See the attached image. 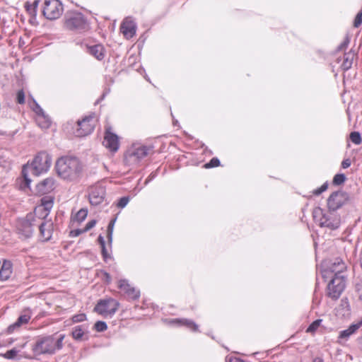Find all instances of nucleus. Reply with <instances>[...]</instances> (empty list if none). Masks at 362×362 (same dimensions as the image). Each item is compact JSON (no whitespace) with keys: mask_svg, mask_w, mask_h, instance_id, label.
Segmentation results:
<instances>
[{"mask_svg":"<svg viewBox=\"0 0 362 362\" xmlns=\"http://www.w3.org/2000/svg\"><path fill=\"white\" fill-rule=\"evenodd\" d=\"M56 171L64 180H74L78 178L83 169L81 161L75 156H62L55 164Z\"/></svg>","mask_w":362,"mask_h":362,"instance_id":"1","label":"nucleus"},{"mask_svg":"<svg viewBox=\"0 0 362 362\" xmlns=\"http://www.w3.org/2000/svg\"><path fill=\"white\" fill-rule=\"evenodd\" d=\"M52 164L51 156L45 151L40 152L35 156L30 164L28 163L23 165L22 169V175L25 182V185L29 187L31 182L28 177V172H31L35 175H40L46 173Z\"/></svg>","mask_w":362,"mask_h":362,"instance_id":"2","label":"nucleus"},{"mask_svg":"<svg viewBox=\"0 0 362 362\" xmlns=\"http://www.w3.org/2000/svg\"><path fill=\"white\" fill-rule=\"evenodd\" d=\"M64 338V335L57 339L54 336L39 337L33 346V351L35 355L53 354L62 348Z\"/></svg>","mask_w":362,"mask_h":362,"instance_id":"3","label":"nucleus"},{"mask_svg":"<svg viewBox=\"0 0 362 362\" xmlns=\"http://www.w3.org/2000/svg\"><path fill=\"white\" fill-rule=\"evenodd\" d=\"M334 212L329 210L328 212L325 213L321 208L317 207L313 212V218L320 227L335 230L340 226L341 218Z\"/></svg>","mask_w":362,"mask_h":362,"instance_id":"4","label":"nucleus"},{"mask_svg":"<svg viewBox=\"0 0 362 362\" xmlns=\"http://www.w3.org/2000/svg\"><path fill=\"white\" fill-rule=\"evenodd\" d=\"M152 151V148L150 146L136 144H132L124 155V160L129 165H135Z\"/></svg>","mask_w":362,"mask_h":362,"instance_id":"5","label":"nucleus"},{"mask_svg":"<svg viewBox=\"0 0 362 362\" xmlns=\"http://www.w3.org/2000/svg\"><path fill=\"white\" fill-rule=\"evenodd\" d=\"M65 26L71 30L85 32L88 30L90 25L81 13L70 12L65 15Z\"/></svg>","mask_w":362,"mask_h":362,"instance_id":"6","label":"nucleus"},{"mask_svg":"<svg viewBox=\"0 0 362 362\" xmlns=\"http://www.w3.org/2000/svg\"><path fill=\"white\" fill-rule=\"evenodd\" d=\"M37 217L34 213H28L25 218L17 221L16 228L20 235L25 238L32 237L37 228Z\"/></svg>","mask_w":362,"mask_h":362,"instance_id":"7","label":"nucleus"},{"mask_svg":"<svg viewBox=\"0 0 362 362\" xmlns=\"http://www.w3.org/2000/svg\"><path fill=\"white\" fill-rule=\"evenodd\" d=\"M97 118L95 113L85 116L77 122L76 127L74 128L73 134L78 137H83L90 134L95 127Z\"/></svg>","mask_w":362,"mask_h":362,"instance_id":"8","label":"nucleus"},{"mask_svg":"<svg viewBox=\"0 0 362 362\" xmlns=\"http://www.w3.org/2000/svg\"><path fill=\"white\" fill-rule=\"evenodd\" d=\"M346 269L345 262L341 258H336L329 262L327 267L322 271L324 279L332 277L345 278L343 274Z\"/></svg>","mask_w":362,"mask_h":362,"instance_id":"9","label":"nucleus"},{"mask_svg":"<svg viewBox=\"0 0 362 362\" xmlns=\"http://www.w3.org/2000/svg\"><path fill=\"white\" fill-rule=\"evenodd\" d=\"M64 11L63 5L59 0H45L42 13L49 20L59 18Z\"/></svg>","mask_w":362,"mask_h":362,"instance_id":"10","label":"nucleus"},{"mask_svg":"<svg viewBox=\"0 0 362 362\" xmlns=\"http://www.w3.org/2000/svg\"><path fill=\"white\" fill-rule=\"evenodd\" d=\"M112 231L113 218L110 219L108 223L107 234V242L105 241V238L102 235H100L98 238V243L100 246L102 255L105 261H107V259H110L111 257L109 250L111 251L112 248Z\"/></svg>","mask_w":362,"mask_h":362,"instance_id":"11","label":"nucleus"},{"mask_svg":"<svg viewBox=\"0 0 362 362\" xmlns=\"http://www.w3.org/2000/svg\"><path fill=\"white\" fill-rule=\"evenodd\" d=\"M345 288V278L332 277L327 285V296L333 300L338 299Z\"/></svg>","mask_w":362,"mask_h":362,"instance_id":"12","label":"nucleus"},{"mask_svg":"<svg viewBox=\"0 0 362 362\" xmlns=\"http://www.w3.org/2000/svg\"><path fill=\"white\" fill-rule=\"evenodd\" d=\"M37 227L39 228L40 238L42 241H48L52 236L54 225L50 219L38 216Z\"/></svg>","mask_w":362,"mask_h":362,"instance_id":"13","label":"nucleus"},{"mask_svg":"<svg viewBox=\"0 0 362 362\" xmlns=\"http://www.w3.org/2000/svg\"><path fill=\"white\" fill-rule=\"evenodd\" d=\"M86 196H88L90 204L97 206L105 199V187L102 183H98L88 189Z\"/></svg>","mask_w":362,"mask_h":362,"instance_id":"14","label":"nucleus"},{"mask_svg":"<svg viewBox=\"0 0 362 362\" xmlns=\"http://www.w3.org/2000/svg\"><path fill=\"white\" fill-rule=\"evenodd\" d=\"M349 199V195L343 191L333 192L327 199V206L329 211H335L344 206Z\"/></svg>","mask_w":362,"mask_h":362,"instance_id":"15","label":"nucleus"},{"mask_svg":"<svg viewBox=\"0 0 362 362\" xmlns=\"http://www.w3.org/2000/svg\"><path fill=\"white\" fill-rule=\"evenodd\" d=\"M118 288L120 293L128 300H136L140 296V291L132 286L125 279L119 281Z\"/></svg>","mask_w":362,"mask_h":362,"instance_id":"16","label":"nucleus"},{"mask_svg":"<svg viewBox=\"0 0 362 362\" xmlns=\"http://www.w3.org/2000/svg\"><path fill=\"white\" fill-rule=\"evenodd\" d=\"M136 23L132 17L125 18L120 26V32L126 39L133 37L136 32Z\"/></svg>","mask_w":362,"mask_h":362,"instance_id":"17","label":"nucleus"},{"mask_svg":"<svg viewBox=\"0 0 362 362\" xmlns=\"http://www.w3.org/2000/svg\"><path fill=\"white\" fill-rule=\"evenodd\" d=\"M362 327V320L353 323L346 329L339 332L337 339V343L343 344L345 341H348L351 335L355 334L356 331Z\"/></svg>","mask_w":362,"mask_h":362,"instance_id":"18","label":"nucleus"},{"mask_svg":"<svg viewBox=\"0 0 362 362\" xmlns=\"http://www.w3.org/2000/svg\"><path fill=\"white\" fill-rule=\"evenodd\" d=\"M53 206V199L50 197H43L41 199V204L35 207L34 214L44 218H47L50 209Z\"/></svg>","mask_w":362,"mask_h":362,"instance_id":"19","label":"nucleus"},{"mask_svg":"<svg viewBox=\"0 0 362 362\" xmlns=\"http://www.w3.org/2000/svg\"><path fill=\"white\" fill-rule=\"evenodd\" d=\"M112 301L111 298L99 300L94 308V311L103 316L110 314L113 310V308H110Z\"/></svg>","mask_w":362,"mask_h":362,"instance_id":"20","label":"nucleus"},{"mask_svg":"<svg viewBox=\"0 0 362 362\" xmlns=\"http://www.w3.org/2000/svg\"><path fill=\"white\" fill-rule=\"evenodd\" d=\"M31 315L32 311L29 308L24 309L16 322L8 327V332L12 333L16 328L21 327L22 325L27 324L31 318Z\"/></svg>","mask_w":362,"mask_h":362,"instance_id":"21","label":"nucleus"},{"mask_svg":"<svg viewBox=\"0 0 362 362\" xmlns=\"http://www.w3.org/2000/svg\"><path fill=\"white\" fill-rule=\"evenodd\" d=\"M54 179L47 177L36 185V192L40 195L48 194L54 189Z\"/></svg>","mask_w":362,"mask_h":362,"instance_id":"22","label":"nucleus"},{"mask_svg":"<svg viewBox=\"0 0 362 362\" xmlns=\"http://www.w3.org/2000/svg\"><path fill=\"white\" fill-rule=\"evenodd\" d=\"M86 52L90 55L93 56L98 60L104 58V47L100 44H95L93 45H86Z\"/></svg>","mask_w":362,"mask_h":362,"instance_id":"23","label":"nucleus"},{"mask_svg":"<svg viewBox=\"0 0 362 362\" xmlns=\"http://www.w3.org/2000/svg\"><path fill=\"white\" fill-rule=\"evenodd\" d=\"M103 145L108 148L110 153L113 152V129L110 126L105 127Z\"/></svg>","mask_w":362,"mask_h":362,"instance_id":"24","label":"nucleus"},{"mask_svg":"<svg viewBox=\"0 0 362 362\" xmlns=\"http://www.w3.org/2000/svg\"><path fill=\"white\" fill-rule=\"evenodd\" d=\"M12 272V263L8 260H4L0 269V280H8L11 276Z\"/></svg>","mask_w":362,"mask_h":362,"instance_id":"25","label":"nucleus"},{"mask_svg":"<svg viewBox=\"0 0 362 362\" xmlns=\"http://www.w3.org/2000/svg\"><path fill=\"white\" fill-rule=\"evenodd\" d=\"M172 324H175L177 326H185L193 332L198 331V325L191 320L188 319H174L170 321Z\"/></svg>","mask_w":362,"mask_h":362,"instance_id":"26","label":"nucleus"},{"mask_svg":"<svg viewBox=\"0 0 362 362\" xmlns=\"http://www.w3.org/2000/svg\"><path fill=\"white\" fill-rule=\"evenodd\" d=\"M355 55V52L351 50L344 54L343 62L341 65V67L344 71H346L351 67Z\"/></svg>","mask_w":362,"mask_h":362,"instance_id":"27","label":"nucleus"},{"mask_svg":"<svg viewBox=\"0 0 362 362\" xmlns=\"http://www.w3.org/2000/svg\"><path fill=\"white\" fill-rule=\"evenodd\" d=\"M36 122L42 129H48L51 124V119L45 113L36 117Z\"/></svg>","mask_w":362,"mask_h":362,"instance_id":"28","label":"nucleus"},{"mask_svg":"<svg viewBox=\"0 0 362 362\" xmlns=\"http://www.w3.org/2000/svg\"><path fill=\"white\" fill-rule=\"evenodd\" d=\"M28 103L30 108L36 114V117L45 113L42 108L39 105V104L36 102V100L34 98H31L30 99H29Z\"/></svg>","mask_w":362,"mask_h":362,"instance_id":"29","label":"nucleus"},{"mask_svg":"<svg viewBox=\"0 0 362 362\" xmlns=\"http://www.w3.org/2000/svg\"><path fill=\"white\" fill-rule=\"evenodd\" d=\"M88 215V211L86 209H81L74 217V221L78 223L83 221Z\"/></svg>","mask_w":362,"mask_h":362,"instance_id":"30","label":"nucleus"},{"mask_svg":"<svg viewBox=\"0 0 362 362\" xmlns=\"http://www.w3.org/2000/svg\"><path fill=\"white\" fill-rule=\"evenodd\" d=\"M321 319H317L315 321H313L307 328L306 332L313 334L316 332V330L318 329V327L320 326L322 322Z\"/></svg>","mask_w":362,"mask_h":362,"instance_id":"31","label":"nucleus"},{"mask_svg":"<svg viewBox=\"0 0 362 362\" xmlns=\"http://www.w3.org/2000/svg\"><path fill=\"white\" fill-rule=\"evenodd\" d=\"M83 334H84V332H83L81 326L78 325V326H76L75 327L73 328L72 337L74 339H75L76 340H79L82 338V337L83 336Z\"/></svg>","mask_w":362,"mask_h":362,"instance_id":"32","label":"nucleus"},{"mask_svg":"<svg viewBox=\"0 0 362 362\" xmlns=\"http://www.w3.org/2000/svg\"><path fill=\"white\" fill-rule=\"evenodd\" d=\"M25 8L31 18L30 21H31L32 20H35L37 16V9L35 8V6H30L28 2L25 4Z\"/></svg>","mask_w":362,"mask_h":362,"instance_id":"33","label":"nucleus"},{"mask_svg":"<svg viewBox=\"0 0 362 362\" xmlns=\"http://www.w3.org/2000/svg\"><path fill=\"white\" fill-rule=\"evenodd\" d=\"M346 180V176L344 174L340 173L334 175L333 178V184L335 185H340L343 184Z\"/></svg>","mask_w":362,"mask_h":362,"instance_id":"34","label":"nucleus"},{"mask_svg":"<svg viewBox=\"0 0 362 362\" xmlns=\"http://www.w3.org/2000/svg\"><path fill=\"white\" fill-rule=\"evenodd\" d=\"M350 140L355 144H360L361 143V136L359 132H353L350 134Z\"/></svg>","mask_w":362,"mask_h":362,"instance_id":"35","label":"nucleus"},{"mask_svg":"<svg viewBox=\"0 0 362 362\" xmlns=\"http://www.w3.org/2000/svg\"><path fill=\"white\" fill-rule=\"evenodd\" d=\"M130 201V197L129 196H124L118 201L117 206L119 208L123 209L124 208L129 202Z\"/></svg>","mask_w":362,"mask_h":362,"instance_id":"36","label":"nucleus"},{"mask_svg":"<svg viewBox=\"0 0 362 362\" xmlns=\"http://www.w3.org/2000/svg\"><path fill=\"white\" fill-rule=\"evenodd\" d=\"M94 328L97 332H103L107 329V326L103 321H98L94 325Z\"/></svg>","mask_w":362,"mask_h":362,"instance_id":"37","label":"nucleus"},{"mask_svg":"<svg viewBox=\"0 0 362 362\" xmlns=\"http://www.w3.org/2000/svg\"><path fill=\"white\" fill-rule=\"evenodd\" d=\"M18 352V350H16V349H12L11 350L7 351L4 354V357L7 359H14L16 357Z\"/></svg>","mask_w":362,"mask_h":362,"instance_id":"38","label":"nucleus"},{"mask_svg":"<svg viewBox=\"0 0 362 362\" xmlns=\"http://www.w3.org/2000/svg\"><path fill=\"white\" fill-rule=\"evenodd\" d=\"M220 165V160L218 158H213L209 163L204 165L206 168L217 167Z\"/></svg>","mask_w":362,"mask_h":362,"instance_id":"39","label":"nucleus"},{"mask_svg":"<svg viewBox=\"0 0 362 362\" xmlns=\"http://www.w3.org/2000/svg\"><path fill=\"white\" fill-rule=\"evenodd\" d=\"M16 100H17L18 103H19V104L25 103V93H24L23 90H20L17 92Z\"/></svg>","mask_w":362,"mask_h":362,"instance_id":"40","label":"nucleus"},{"mask_svg":"<svg viewBox=\"0 0 362 362\" xmlns=\"http://www.w3.org/2000/svg\"><path fill=\"white\" fill-rule=\"evenodd\" d=\"M86 319V315L84 313H80L75 315L72 317V320L74 322H81Z\"/></svg>","mask_w":362,"mask_h":362,"instance_id":"41","label":"nucleus"},{"mask_svg":"<svg viewBox=\"0 0 362 362\" xmlns=\"http://www.w3.org/2000/svg\"><path fill=\"white\" fill-rule=\"evenodd\" d=\"M350 42V39L348 36L345 37L344 41L338 46L337 50L338 51H343L349 45Z\"/></svg>","mask_w":362,"mask_h":362,"instance_id":"42","label":"nucleus"},{"mask_svg":"<svg viewBox=\"0 0 362 362\" xmlns=\"http://www.w3.org/2000/svg\"><path fill=\"white\" fill-rule=\"evenodd\" d=\"M362 23V11H359L354 21V26L358 28Z\"/></svg>","mask_w":362,"mask_h":362,"instance_id":"43","label":"nucleus"},{"mask_svg":"<svg viewBox=\"0 0 362 362\" xmlns=\"http://www.w3.org/2000/svg\"><path fill=\"white\" fill-rule=\"evenodd\" d=\"M327 187H328V183L327 182H325L320 187L315 189L313 191V194L315 195H320L321 193H322L323 192L326 191Z\"/></svg>","mask_w":362,"mask_h":362,"instance_id":"44","label":"nucleus"},{"mask_svg":"<svg viewBox=\"0 0 362 362\" xmlns=\"http://www.w3.org/2000/svg\"><path fill=\"white\" fill-rule=\"evenodd\" d=\"M96 224V221L93 219V220H90L89 221L86 226L84 227L83 228V231H86L87 232L88 230H90L92 228H93Z\"/></svg>","mask_w":362,"mask_h":362,"instance_id":"45","label":"nucleus"},{"mask_svg":"<svg viewBox=\"0 0 362 362\" xmlns=\"http://www.w3.org/2000/svg\"><path fill=\"white\" fill-rule=\"evenodd\" d=\"M85 232L86 231H83V229L72 230L70 232V235L71 237H76V236H78L79 235H81V233H85Z\"/></svg>","mask_w":362,"mask_h":362,"instance_id":"46","label":"nucleus"},{"mask_svg":"<svg viewBox=\"0 0 362 362\" xmlns=\"http://www.w3.org/2000/svg\"><path fill=\"white\" fill-rule=\"evenodd\" d=\"M115 147H114V151H115V153L119 149V137L116 134H115Z\"/></svg>","mask_w":362,"mask_h":362,"instance_id":"47","label":"nucleus"},{"mask_svg":"<svg viewBox=\"0 0 362 362\" xmlns=\"http://www.w3.org/2000/svg\"><path fill=\"white\" fill-rule=\"evenodd\" d=\"M158 175V172L157 170L156 171H154V172H152L149 176L148 177V178L145 181V185H146L147 183H148L149 182H151V180H153Z\"/></svg>","mask_w":362,"mask_h":362,"instance_id":"48","label":"nucleus"},{"mask_svg":"<svg viewBox=\"0 0 362 362\" xmlns=\"http://www.w3.org/2000/svg\"><path fill=\"white\" fill-rule=\"evenodd\" d=\"M226 362H245L243 360H240V358L232 356H226Z\"/></svg>","mask_w":362,"mask_h":362,"instance_id":"49","label":"nucleus"},{"mask_svg":"<svg viewBox=\"0 0 362 362\" xmlns=\"http://www.w3.org/2000/svg\"><path fill=\"white\" fill-rule=\"evenodd\" d=\"M351 165V160L349 159H345L341 163V167L343 168H347Z\"/></svg>","mask_w":362,"mask_h":362,"instance_id":"50","label":"nucleus"},{"mask_svg":"<svg viewBox=\"0 0 362 362\" xmlns=\"http://www.w3.org/2000/svg\"><path fill=\"white\" fill-rule=\"evenodd\" d=\"M39 2H40L39 0H35L32 4H29V5L35 6V8L37 9Z\"/></svg>","mask_w":362,"mask_h":362,"instance_id":"51","label":"nucleus"},{"mask_svg":"<svg viewBox=\"0 0 362 362\" xmlns=\"http://www.w3.org/2000/svg\"><path fill=\"white\" fill-rule=\"evenodd\" d=\"M110 91V89L109 88V89H108V90H107V92L109 93ZM105 93H107V91H105V92H104V93H103V95L101 96L100 99L97 100L95 101V105L98 104V103L100 102V100H103V98H104V97H105Z\"/></svg>","mask_w":362,"mask_h":362,"instance_id":"52","label":"nucleus"},{"mask_svg":"<svg viewBox=\"0 0 362 362\" xmlns=\"http://www.w3.org/2000/svg\"><path fill=\"white\" fill-rule=\"evenodd\" d=\"M313 362H323V360L320 358H316L313 360Z\"/></svg>","mask_w":362,"mask_h":362,"instance_id":"53","label":"nucleus"},{"mask_svg":"<svg viewBox=\"0 0 362 362\" xmlns=\"http://www.w3.org/2000/svg\"><path fill=\"white\" fill-rule=\"evenodd\" d=\"M104 275L105 276V277H106V279H107V281H109V280L110 279V274H107V273L105 272V273H104Z\"/></svg>","mask_w":362,"mask_h":362,"instance_id":"54","label":"nucleus"},{"mask_svg":"<svg viewBox=\"0 0 362 362\" xmlns=\"http://www.w3.org/2000/svg\"><path fill=\"white\" fill-rule=\"evenodd\" d=\"M119 306V303L118 302H116L115 300V308H114V310L115 312L116 311V310L117 309V307Z\"/></svg>","mask_w":362,"mask_h":362,"instance_id":"55","label":"nucleus"},{"mask_svg":"<svg viewBox=\"0 0 362 362\" xmlns=\"http://www.w3.org/2000/svg\"><path fill=\"white\" fill-rule=\"evenodd\" d=\"M359 262H360V266L362 269V255L360 256Z\"/></svg>","mask_w":362,"mask_h":362,"instance_id":"56","label":"nucleus"},{"mask_svg":"<svg viewBox=\"0 0 362 362\" xmlns=\"http://www.w3.org/2000/svg\"><path fill=\"white\" fill-rule=\"evenodd\" d=\"M116 221H117V216H115V219H114L115 223L116 222Z\"/></svg>","mask_w":362,"mask_h":362,"instance_id":"57","label":"nucleus"},{"mask_svg":"<svg viewBox=\"0 0 362 362\" xmlns=\"http://www.w3.org/2000/svg\"><path fill=\"white\" fill-rule=\"evenodd\" d=\"M177 121H175V122H173L174 125H176V124H177Z\"/></svg>","mask_w":362,"mask_h":362,"instance_id":"58","label":"nucleus"},{"mask_svg":"<svg viewBox=\"0 0 362 362\" xmlns=\"http://www.w3.org/2000/svg\"><path fill=\"white\" fill-rule=\"evenodd\" d=\"M360 298L361 300H362V294L360 296Z\"/></svg>","mask_w":362,"mask_h":362,"instance_id":"59","label":"nucleus"},{"mask_svg":"<svg viewBox=\"0 0 362 362\" xmlns=\"http://www.w3.org/2000/svg\"><path fill=\"white\" fill-rule=\"evenodd\" d=\"M361 346H362V339H361Z\"/></svg>","mask_w":362,"mask_h":362,"instance_id":"60","label":"nucleus"}]
</instances>
